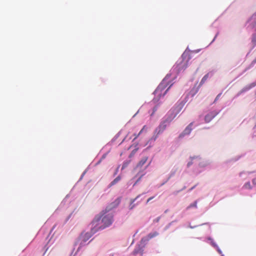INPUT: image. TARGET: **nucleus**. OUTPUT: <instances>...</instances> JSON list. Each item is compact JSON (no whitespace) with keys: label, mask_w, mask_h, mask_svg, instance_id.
<instances>
[{"label":"nucleus","mask_w":256,"mask_h":256,"mask_svg":"<svg viewBox=\"0 0 256 256\" xmlns=\"http://www.w3.org/2000/svg\"><path fill=\"white\" fill-rule=\"evenodd\" d=\"M147 131V127L146 126H144L142 129L140 130V134H142L144 132H146Z\"/></svg>","instance_id":"4468645a"},{"label":"nucleus","mask_w":256,"mask_h":256,"mask_svg":"<svg viewBox=\"0 0 256 256\" xmlns=\"http://www.w3.org/2000/svg\"><path fill=\"white\" fill-rule=\"evenodd\" d=\"M154 198V196L148 198L147 200L146 203H148L150 200Z\"/></svg>","instance_id":"412c9836"},{"label":"nucleus","mask_w":256,"mask_h":256,"mask_svg":"<svg viewBox=\"0 0 256 256\" xmlns=\"http://www.w3.org/2000/svg\"><path fill=\"white\" fill-rule=\"evenodd\" d=\"M169 122L168 120H165L162 122L158 128H156L154 132V138L156 140L158 135L161 134L166 128L167 124Z\"/></svg>","instance_id":"f03ea898"},{"label":"nucleus","mask_w":256,"mask_h":256,"mask_svg":"<svg viewBox=\"0 0 256 256\" xmlns=\"http://www.w3.org/2000/svg\"><path fill=\"white\" fill-rule=\"evenodd\" d=\"M256 63V58L252 62V64H254Z\"/></svg>","instance_id":"393cba45"},{"label":"nucleus","mask_w":256,"mask_h":256,"mask_svg":"<svg viewBox=\"0 0 256 256\" xmlns=\"http://www.w3.org/2000/svg\"><path fill=\"white\" fill-rule=\"evenodd\" d=\"M172 85H170L165 91L164 92L163 94V96H164L166 94V92L168 91V90L170 89V88Z\"/></svg>","instance_id":"6ab92c4d"},{"label":"nucleus","mask_w":256,"mask_h":256,"mask_svg":"<svg viewBox=\"0 0 256 256\" xmlns=\"http://www.w3.org/2000/svg\"><path fill=\"white\" fill-rule=\"evenodd\" d=\"M221 95V94H219L216 97V98L215 100H214V102H216L218 99L219 98L220 96Z\"/></svg>","instance_id":"2eb2a0df"},{"label":"nucleus","mask_w":256,"mask_h":256,"mask_svg":"<svg viewBox=\"0 0 256 256\" xmlns=\"http://www.w3.org/2000/svg\"><path fill=\"white\" fill-rule=\"evenodd\" d=\"M193 125V123H190L184 130L183 132L180 135V137L182 138L186 135L189 134L192 130V126Z\"/></svg>","instance_id":"39448f33"},{"label":"nucleus","mask_w":256,"mask_h":256,"mask_svg":"<svg viewBox=\"0 0 256 256\" xmlns=\"http://www.w3.org/2000/svg\"><path fill=\"white\" fill-rule=\"evenodd\" d=\"M112 216L107 214L102 218L101 216H96L92 222V232L95 233L100 230H103L110 226L112 222Z\"/></svg>","instance_id":"f257e3e1"},{"label":"nucleus","mask_w":256,"mask_h":256,"mask_svg":"<svg viewBox=\"0 0 256 256\" xmlns=\"http://www.w3.org/2000/svg\"><path fill=\"white\" fill-rule=\"evenodd\" d=\"M219 254H222V250L219 248L218 246V248H216Z\"/></svg>","instance_id":"aec40b11"},{"label":"nucleus","mask_w":256,"mask_h":256,"mask_svg":"<svg viewBox=\"0 0 256 256\" xmlns=\"http://www.w3.org/2000/svg\"><path fill=\"white\" fill-rule=\"evenodd\" d=\"M197 207V201H195L194 203L191 204H190L187 208L186 210H188L192 208H196Z\"/></svg>","instance_id":"9d476101"},{"label":"nucleus","mask_w":256,"mask_h":256,"mask_svg":"<svg viewBox=\"0 0 256 256\" xmlns=\"http://www.w3.org/2000/svg\"><path fill=\"white\" fill-rule=\"evenodd\" d=\"M216 113L212 112L205 116L204 120L206 122H209L216 116Z\"/></svg>","instance_id":"0eeeda50"},{"label":"nucleus","mask_w":256,"mask_h":256,"mask_svg":"<svg viewBox=\"0 0 256 256\" xmlns=\"http://www.w3.org/2000/svg\"><path fill=\"white\" fill-rule=\"evenodd\" d=\"M168 85V82L166 79H164L158 85L154 92L158 95H160L163 90H164Z\"/></svg>","instance_id":"7ed1b4c3"},{"label":"nucleus","mask_w":256,"mask_h":256,"mask_svg":"<svg viewBox=\"0 0 256 256\" xmlns=\"http://www.w3.org/2000/svg\"><path fill=\"white\" fill-rule=\"evenodd\" d=\"M192 164V161L188 162V167L190 166Z\"/></svg>","instance_id":"4be33fe9"},{"label":"nucleus","mask_w":256,"mask_h":256,"mask_svg":"<svg viewBox=\"0 0 256 256\" xmlns=\"http://www.w3.org/2000/svg\"><path fill=\"white\" fill-rule=\"evenodd\" d=\"M142 176H143V175L142 174V175H141V176L139 177V178L136 181V182H135V184H134V185H136V184L138 182H139V181L140 180V179H141L142 177Z\"/></svg>","instance_id":"f3484780"},{"label":"nucleus","mask_w":256,"mask_h":256,"mask_svg":"<svg viewBox=\"0 0 256 256\" xmlns=\"http://www.w3.org/2000/svg\"><path fill=\"white\" fill-rule=\"evenodd\" d=\"M140 134V132L138 134H134V140H136V138H138V136L140 134Z\"/></svg>","instance_id":"a211bd4d"},{"label":"nucleus","mask_w":256,"mask_h":256,"mask_svg":"<svg viewBox=\"0 0 256 256\" xmlns=\"http://www.w3.org/2000/svg\"><path fill=\"white\" fill-rule=\"evenodd\" d=\"M182 60L180 63L177 64V66H178V70H184L188 66V62L189 60V58H184V54L182 55Z\"/></svg>","instance_id":"20e7f679"},{"label":"nucleus","mask_w":256,"mask_h":256,"mask_svg":"<svg viewBox=\"0 0 256 256\" xmlns=\"http://www.w3.org/2000/svg\"><path fill=\"white\" fill-rule=\"evenodd\" d=\"M158 234V233L156 232H154L152 233L149 234L146 237L142 239V241H148L150 239L157 236Z\"/></svg>","instance_id":"423d86ee"},{"label":"nucleus","mask_w":256,"mask_h":256,"mask_svg":"<svg viewBox=\"0 0 256 256\" xmlns=\"http://www.w3.org/2000/svg\"><path fill=\"white\" fill-rule=\"evenodd\" d=\"M133 207H134V206H132L130 208H131V209H132V208H133Z\"/></svg>","instance_id":"a878e982"},{"label":"nucleus","mask_w":256,"mask_h":256,"mask_svg":"<svg viewBox=\"0 0 256 256\" xmlns=\"http://www.w3.org/2000/svg\"><path fill=\"white\" fill-rule=\"evenodd\" d=\"M208 240H211V244L214 247V248H218V246L217 244L213 241L212 239L209 238H208Z\"/></svg>","instance_id":"f8f14e48"},{"label":"nucleus","mask_w":256,"mask_h":256,"mask_svg":"<svg viewBox=\"0 0 256 256\" xmlns=\"http://www.w3.org/2000/svg\"><path fill=\"white\" fill-rule=\"evenodd\" d=\"M121 179V177L119 176H117L114 180L109 184V188L112 186L116 184Z\"/></svg>","instance_id":"1a4fd4ad"},{"label":"nucleus","mask_w":256,"mask_h":256,"mask_svg":"<svg viewBox=\"0 0 256 256\" xmlns=\"http://www.w3.org/2000/svg\"><path fill=\"white\" fill-rule=\"evenodd\" d=\"M194 158L198 159V160H199L200 159V158H199V157H198V156H196V158H195V157L192 158V160L193 159H194Z\"/></svg>","instance_id":"b1692460"},{"label":"nucleus","mask_w":256,"mask_h":256,"mask_svg":"<svg viewBox=\"0 0 256 256\" xmlns=\"http://www.w3.org/2000/svg\"><path fill=\"white\" fill-rule=\"evenodd\" d=\"M148 156L143 157L142 158V160L139 162L138 164L136 167L138 168V167H142V166H143L146 164V161L148 160Z\"/></svg>","instance_id":"6e6552de"},{"label":"nucleus","mask_w":256,"mask_h":256,"mask_svg":"<svg viewBox=\"0 0 256 256\" xmlns=\"http://www.w3.org/2000/svg\"><path fill=\"white\" fill-rule=\"evenodd\" d=\"M244 187L245 188H246V189H251V188H252V186H251V185H250V182H246V183L244 184Z\"/></svg>","instance_id":"9b49d317"},{"label":"nucleus","mask_w":256,"mask_h":256,"mask_svg":"<svg viewBox=\"0 0 256 256\" xmlns=\"http://www.w3.org/2000/svg\"><path fill=\"white\" fill-rule=\"evenodd\" d=\"M140 196V195H138V196H137L135 198L132 200H131V204H133L135 201Z\"/></svg>","instance_id":"dca6fc26"},{"label":"nucleus","mask_w":256,"mask_h":256,"mask_svg":"<svg viewBox=\"0 0 256 256\" xmlns=\"http://www.w3.org/2000/svg\"><path fill=\"white\" fill-rule=\"evenodd\" d=\"M208 78V74H206L202 78L201 82H200V83L201 84H203L205 82V81L207 80Z\"/></svg>","instance_id":"ddd939ff"},{"label":"nucleus","mask_w":256,"mask_h":256,"mask_svg":"<svg viewBox=\"0 0 256 256\" xmlns=\"http://www.w3.org/2000/svg\"><path fill=\"white\" fill-rule=\"evenodd\" d=\"M222 256H224L223 254H222Z\"/></svg>","instance_id":"bb28decb"},{"label":"nucleus","mask_w":256,"mask_h":256,"mask_svg":"<svg viewBox=\"0 0 256 256\" xmlns=\"http://www.w3.org/2000/svg\"><path fill=\"white\" fill-rule=\"evenodd\" d=\"M252 183L254 185L256 184V178H254L252 180Z\"/></svg>","instance_id":"5701e85b"}]
</instances>
